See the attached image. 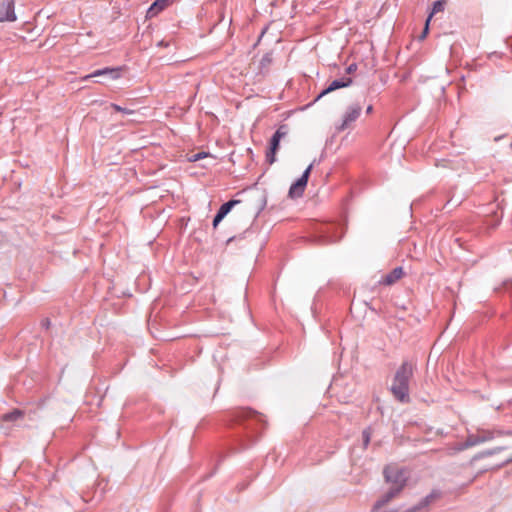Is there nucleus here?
Returning <instances> with one entry per match:
<instances>
[{"label":"nucleus","instance_id":"a211bd4d","mask_svg":"<svg viewBox=\"0 0 512 512\" xmlns=\"http://www.w3.org/2000/svg\"><path fill=\"white\" fill-rule=\"evenodd\" d=\"M363 436H364V444L365 445H368L369 441H370V432L365 430L363 432Z\"/></svg>","mask_w":512,"mask_h":512},{"label":"nucleus","instance_id":"f8f14e48","mask_svg":"<svg viewBox=\"0 0 512 512\" xmlns=\"http://www.w3.org/2000/svg\"><path fill=\"white\" fill-rule=\"evenodd\" d=\"M239 200H230L227 203L223 204L220 209L218 210V213L222 214L224 217L230 212L233 206L238 204Z\"/></svg>","mask_w":512,"mask_h":512},{"label":"nucleus","instance_id":"f03ea898","mask_svg":"<svg viewBox=\"0 0 512 512\" xmlns=\"http://www.w3.org/2000/svg\"><path fill=\"white\" fill-rule=\"evenodd\" d=\"M414 366L412 363L403 362L396 371L391 392L401 402L408 401L409 380L413 375Z\"/></svg>","mask_w":512,"mask_h":512},{"label":"nucleus","instance_id":"20e7f679","mask_svg":"<svg viewBox=\"0 0 512 512\" xmlns=\"http://www.w3.org/2000/svg\"><path fill=\"white\" fill-rule=\"evenodd\" d=\"M313 168V164H310L306 170L304 171V173L302 174V176L295 182L291 185L290 189H289V196L292 197V198H295V197H300L302 196L304 190H305V187L307 185V182H308V178H309V175H310V172Z\"/></svg>","mask_w":512,"mask_h":512},{"label":"nucleus","instance_id":"6ab92c4d","mask_svg":"<svg viewBox=\"0 0 512 512\" xmlns=\"http://www.w3.org/2000/svg\"><path fill=\"white\" fill-rule=\"evenodd\" d=\"M246 415L247 417H260V415L257 412H253L250 410L246 412Z\"/></svg>","mask_w":512,"mask_h":512},{"label":"nucleus","instance_id":"39448f33","mask_svg":"<svg viewBox=\"0 0 512 512\" xmlns=\"http://www.w3.org/2000/svg\"><path fill=\"white\" fill-rule=\"evenodd\" d=\"M17 19L14 12V1L10 0L7 2L0 3V22L10 21L13 22Z\"/></svg>","mask_w":512,"mask_h":512},{"label":"nucleus","instance_id":"423d86ee","mask_svg":"<svg viewBox=\"0 0 512 512\" xmlns=\"http://www.w3.org/2000/svg\"><path fill=\"white\" fill-rule=\"evenodd\" d=\"M361 110L362 108L360 105L350 106L343 117V122L339 129L344 130L348 128L351 123H353L360 116Z\"/></svg>","mask_w":512,"mask_h":512},{"label":"nucleus","instance_id":"9b49d317","mask_svg":"<svg viewBox=\"0 0 512 512\" xmlns=\"http://www.w3.org/2000/svg\"><path fill=\"white\" fill-rule=\"evenodd\" d=\"M446 1L445 0H438L433 4V8L431 13L429 14L428 18L432 19V17L439 12L444 11Z\"/></svg>","mask_w":512,"mask_h":512},{"label":"nucleus","instance_id":"9d476101","mask_svg":"<svg viewBox=\"0 0 512 512\" xmlns=\"http://www.w3.org/2000/svg\"><path fill=\"white\" fill-rule=\"evenodd\" d=\"M170 3H172V0H156L152 6L149 9V13L151 15L157 14L161 10H163L165 7H167Z\"/></svg>","mask_w":512,"mask_h":512},{"label":"nucleus","instance_id":"ddd939ff","mask_svg":"<svg viewBox=\"0 0 512 512\" xmlns=\"http://www.w3.org/2000/svg\"><path fill=\"white\" fill-rule=\"evenodd\" d=\"M23 416V413L20 410H14L10 413L3 415V421H15L20 419Z\"/></svg>","mask_w":512,"mask_h":512},{"label":"nucleus","instance_id":"7ed1b4c3","mask_svg":"<svg viewBox=\"0 0 512 512\" xmlns=\"http://www.w3.org/2000/svg\"><path fill=\"white\" fill-rule=\"evenodd\" d=\"M287 128L285 125H282L278 128V130L274 133L270 141L269 150L266 153V161L269 164H273L276 161V153L279 148L280 140L286 136Z\"/></svg>","mask_w":512,"mask_h":512},{"label":"nucleus","instance_id":"f3484780","mask_svg":"<svg viewBox=\"0 0 512 512\" xmlns=\"http://www.w3.org/2000/svg\"><path fill=\"white\" fill-rule=\"evenodd\" d=\"M224 218V216L220 213L217 212L214 220H213V226L214 228H216L218 226V224L222 221V219Z\"/></svg>","mask_w":512,"mask_h":512},{"label":"nucleus","instance_id":"2eb2a0df","mask_svg":"<svg viewBox=\"0 0 512 512\" xmlns=\"http://www.w3.org/2000/svg\"><path fill=\"white\" fill-rule=\"evenodd\" d=\"M430 21H431V19L427 18V20L425 22V27H424V30L422 32V35L420 36V39H424L427 36L428 31H429Z\"/></svg>","mask_w":512,"mask_h":512},{"label":"nucleus","instance_id":"aec40b11","mask_svg":"<svg viewBox=\"0 0 512 512\" xmlns=\"http://www.w3.org/2000/svg\"><path fill=\"white\" fill-rule=\"evenodd\" d=\"M372 109H373V108H372V106H371V105H370V106H368V107H367V113H371V112H372Z\"/></svg>","mask_w":512,"mask_h":512},{"label":"nucleus","instance_id":"f257e3e1","mask_svg":"<svg viewBox=\"0 0 512 512\" xmlns=\"http://www.w3.org/2000/svg\"><path fill=\"white\" fill-rule=\"evenodd\" d=\"M384 477L387 483L391 484L389 491L384 494L374 505L376 511L388 504L404 488L407 481V472L396 464H390L384 469Z\"/></svg>","mask_w":512,"mask_h":512},{"label":"nucleus","instance_id":"4468645a","mask_svg":"<svg viewBox=\"0 0 512 512\" xmlns=\"http://www.w3.org/2000/svg\"><path fill=\"white\" fill-rule=\"evenodd\" d=\"M111 108L113 110H115L116 112H122L124 114H127V115H131L133 114V110H130V109H127V108H123L117 104H111Z\"/></svg>","mask_w":512,"mask_h":512},{"label":"nucleus","instance_id":"dca6fc26","mask_svg":"<svg viewBox=\"0 0 512 512\" xmlns=\"http://www.w3.org/2000/svg\"><path fill=\"white\" fill-rule=\"evenodd\" d=\"M206 156H207L206 153H197V154L192 155L189 158V160L194 162V161L200 160V159H202V158H204Z\"/></svg>","mask_w":512,"mask_h":512},{"label":"nucleus","instance_id":"1a4fd4ad","mask_svg":"<svg viewBox=\"0 0 512 512\" xmlns=\"http://www.w3.org/2000/svg\"><path fill=\"white\" fill-rule=\"evenodd\" d=\"M352 80L351 78H347V79H340V80H334L331 82V84L328 86V88H326L320 96L324 95V94H327L329 92H332L336 89H339V88H343V87H347L351 84Z\"/></svg>","mask_w":512,"mask_h":512},{"label":"nucleus","instance_id":"6e6552de","mask_svg":"<svg viewBox=\"0 0 512 512\" xmlns=\"http://www.w3.org/2000/svg\"><path fill=\"white\" fill-rule=\"evenodd\" d=\"M403 274V269L401 267H397L384 277L382 283L386 285H391L398 281L403 276Z\"/></svg>","mask_w":512,"mask_h":512},{"label":"nucleus","instance_id":"0eeeda50","mask_svg":"<svg viewBox=\"0 0 512 512\" xmlns=\"http://www.w3.org/2000/svg\"><path fill=\"white\" fill-rule=\"evenodd\" d=\"M122 70H123L122 67H117V68L107 67L104 69H99V70L94 71L92 74L84 76L83 80H87L89 78L97 77V76H101V75H110L113 79H118V78H120V73Z\"/></svg>","mask_w":512,"mask_h":512}]
</instances>
